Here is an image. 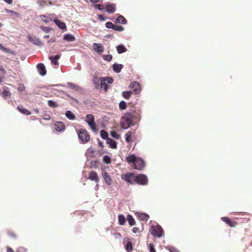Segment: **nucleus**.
Returning a JSON list of instances; mask_svg holds the SVG:
<instances>
[{
	"instance_id": "nucleus-17",
	"label": "nucleus",
	"mask_w": 252,
	"mask_h": 252,
	"mask_svg": "<svg viewBox=\"0 0 252 252\" xmlns=\"http://www.w3.org/2000/svg\"><path fill=\"white\" fill-rule=\"evenodd\" d=\"M89 179L92 181H94L95 182H98L99 178L96 172L92 171L89 173Z\"/></svg>"
},
{
	"instance_id": "nucleus-20",
	"label": "nucleus",
	"mask_w": 252,
	"mask_h": 252,
	"mask_svg": "<svg viewBox=\"0 0 252 252\" xmlns=\"http://www.w3.org/2000/svg\"><path fill=\"white\" fill-rule=\"evenodd\" d=\"M60 58V56L57 55L55 56H50L49 59L54 65H57L59 64L58 60Z\"/></svg>"
},
{
	"instance_id": "nucleus-37",
	"label": "nucleus",
	"mask_w": 252,
	"mask_h": 252,
	"mask_svg": "<svg viewBox=\"0 0 252 252\" xmlns=\"http://www.w3.org/2000/svg\"><path fill=\"white\" fill-rule=\"evenodd\" d=\"M48 104L50 107L52 108H56L58 106L56 102L51 100L48 101Z\"/></svg>"
},
{
	"instance_id": "nucleus-40",
	"label": "nucleus",
	"mask_w": 252,
	"mask_h": 252,
	"mask_svg": "<svg viewBox=\"0 0 252 252\" xmlns=\"http://www.w3.org/2000/svg\"><path fill=\"white\" fill-rule=\"evenodd\" d=\"M37 3L41 7H44L47 5V1L44 0H38Z\"/></svg>"
},
{
	"instance_id": "nucleus-42",
	"label": "nucleus",
	"mask_w": 252,
	"mask_h": 252,
	"mask_svg": "<svg viewBox=\"0 0 252 252\" xmlns=\"http://www.w3.org/2000/svg\"><path fill=\"white\" fill-rule=\"evenodd\" d=\"M103 59L105 61L110 62L112 59V56L111 55H103Z\"/></svg>"
},
{
	"instance_id": "nucleus-16",
	"label": "nucleus",
	"mask_w": 252,
	"mask_h": 252,
	"mask_svg": "<svg viewBox=\"0 0 252 252\" xmlns=\"http://www.w3.org/2000/svg\"><path fill=\"white\" fill-rule=\"evenodd\" d=\"M37 68L40 75L43 76L46 74V70L44 65L43 63H38L37 65Z\"/></svg>"
},
{
	"instance_id": "nucleus-43",
	"label": "nucleus",
	"mask_w": 252,
	"mask_h": 252,
	"mask_svg": "<svg viewBox=\"0 0 252 252\" xmlns=\"http://www.w3.org/2000/svg\"><path fill=\"white\" fill-rule=\"evenodd\" d=\"M113 236L116 239H120L122 238V236L121 233L119 232H115L113 233Z\"/></svg>"
},
{
	"instance_id": "nucleus-6",
	"label": "nucleus",
	"mask_w": 252,
	"mask_h": 252,
	"mask_svg": "<svg viewBox=\"0 0 252 252\" xmlns=\"http://www.w3.org/2000/svg\"><path fill=\"white\" fill-rule=\"evenodd\" d=\"M122 179L130 184H134L136 183L137 175L132 173H128L124 175H122Z\"/></svg>"
},
{
	"instance_id": "nucleus-39",
	"label": "nucleus",
	"mask_w": 252,
	"mask_h": 252,
	"mask_svg": "<svg viewBox=\"0 0 252 252\" xmlns=\"http://www.w3.org/2000/svg\"><path fill=\"white\" fill-rule=\"evenodd\" d=\"M119 108L121 110H125L126 108V104L124 101H121L119 103Z\"/></svg>"
},
{
	"instance_id": "nucleus-61",
	"label": "nucleus",
	"mask_w": 252,
	"mask_h": 252,
	"mask_svg": "<svg viewBox=\"0 0 252 252\" xmlns=\"http://www.w3.org/2000/svg\"><path fill=\"white\" fill-rule=\"evenodd\" d=\"M4 48V47L2 45V44L0 43V49L3 51Z\"/></svg>"
},
{
	"instance_id": "nucleus-18",
	"label": "nucleus",
	"mask_w": 252,
	"mask_h": 252,
	"mask_svg": "<svg viewBox=\"0 0 252 252\" xmlns=\"http://www.w3.org/2000/svg\"><path fill=\"white\" fill-rule=\"evenodd\" d=\"M106 143L109 144V147L112 149H116L117 148L116 142L110 138L106 139Z\"/></svg>"
},
{
	"instance_id": "nucleus-59",
	"label": "nucleus",
	"mask_w": 252,
	"mask_h": 252,
	"mask_svg": "<svg viewBox=\"0 0 252 252\" xmlns=\"http://www.w3.org/2000/svg\"><path fill=\"white\" fill-rule=\"evenodd\" d=\"M91 2L96 3L99 1V0H90Z\"/></svg>"
},
{
	"instance_id": "nucleus-36",
	"label": "nucleus",
	"mask_w": 252,
	"mask_h": 252,
	"mask_svg": "<svg viewBox=\"0 0 252 252\" xmlns=\"http://www.w3.org/2000/svg\"><path fill=\"white\" fill-rule=\"evenodd\" d=\"M132 92L131 91H126L123 93V96L126 99H128L130 97Z\"/></svg>"
},
{
	"instance_id": "nucleus-7",
	"label": "nucleus",
	"mask_w": 252,
	"mask_h": 252,
	"mask_svg": "<svg viewBox=\"0 0 252 252\" xmlns=\"http://www.w3.org/2000/svg\"><path fill=\"white\" fill-rule=\"evenodd\" d=\"M129 86L135 94H139L141 91V85L137 81L131 82Z\"/></svg>"
},
{
	"instance_id": "nucleus-12",
	"label": "nucleus",
	"mask_w": 252,
	"mask_h": 252,
	"mask_svg": "<svg viewBox=\"0 0 252 252\" xmlns=\"http://www.w3.org/2000/svg\"><path fill=\"white\" fill-rule=\"evenodd\" d=\"M105 9L109 13H114L116 11V5L112 3H107L105 5Z\"/></svg>"
},
{
	"instance_id": "nucleus-34",
	"label": "nucleus",
	"mask_w": 252,
	"mask_h": 252,
	"mask_svg": "<svg viewBox=\"0 0 252 252\" xmlns=\"http://www.w3.org/2000/svg\"><path fill=\"white\" fill-rule=\"evenodd\" d=\"M106 82H107V81H103L101 82V83H100L99 89H104L105 92H106L107 91L108 86L106 84Z\"/></svg>"
},
{
	"instance_id": "nucleus-44",
	"label": "nucleus",
	"mask_w": 252,
	"mask_h": 252,
	"mask_svg": "<svg viewBox=\"0 0 252 252\" xmlns=\"http://www.w3.org/2000/svg\"><path fill=\"white\" fill-rule=\"evenodd\" d=\"M3 51L5 52V53H8V54H12V55H14L15 54L14 51H13L12 50H10V49L6 48L5 47L4 48V49L3 50Z\"/></svg>"
},
{
	"instance_id": "nucleus-31",
	"label": "nucleus",
	"mask_w": 252,
	"mask_h": 252,
	"mask_svg": "<svg viewBox=\"0 0 252 252\" xmlns=\"http://www.w3.org/2000/svg\"><path fill=\"white\" fill-rule=\"evenodd\" d=\"M5 74V71L3 67L0 64V83L3 81L4 74Z\"/></svg>"
},
{
	"instance_id": "nucleus-53",
	"label": "nucleus",
	"mask_w": 252,
	"mask_h": 252,
	"mask_svg": "<svg viewBox=\"0 0 252 252\" xmlns=\"http://www.w3.org/2000/svg\"><path fill=\"white\" fill-rule=\"evenodd\" d=\"M140 229L137 227H134L132 229V232L134 233H137L139 231Z\"/></svg>"
},
{
	"instance_id": "nucleus-56",
	"label": "nucleus",
	"mask_w": 252,
	"mask_h": 252,
	"mask_svg": "<svg viewBox=\"0 0 252 252\" xmlns=\"http://www.w3.org/2000/svg\"><path fill=\"white\" fill-rule=\"evenodd\" d=\"M6 11L7 13H12V14H16V12L14 11H12L11 10H9V9H6Z\"/></svg>"
},
{
	"instance_id": "nucleus-23",
	"label": "nucleus",
	"mask_w": 252,
	"mask_h": 252,
	"mask_svg": "<svg viewBox=\"0 0 252 252\" xmlns=\"http://www.w3.org/2000/svg\"><path fill=\"white\" fill-rule=\"evenodd\" d=\"M54 22L61 29L64 30L66 29V25L64 23L56 19L54 20Z\"/></svg>"
},
{
	"instance_id": "nucleus-47",
	"label": "nucleus",
	"mask_w": 252,
	"mask_h": 252,
	"mask_svg": "<svg viewBox=\"0 0 252 252\" xmlns=\"http://www.w3.org/2000/svg\"><path fill=\"white\" fill-rule=\"evenodd\" d=\"M150 252H156L154 248V245L152 243H150L149 245Z\"/></svg>"
},
{
	"instance_id": "nucleus-46",
	"label": "nucleus",
	"mask_w": 252,
	"mask_h": 252,
	"mask_svg": "<svg viewBox=\"0 0 252 252\" xmlns=\"http://www.w3.org/2000/svg\"><path fill=\"white\" fill-rule=\"evenodd\" d=\"M95 8L99 10H102L104 8L103 5L100 4H96L94 5Z\"/></svg>"
},
{
	"instance_id": "nucleus-60",
	"label": "nucleus",
	"mask_w": 252,
	"mask_h": 252,
	"mask_svg": "<svg viewBox=\"0 0 252 252\" xmlns=\"http://www.w3.org/2000/svg\"><path fill=\"white\" fill-rule=\"evenodd\" d=\"M98 145L99 147L102 148L103 147V143L100 142V141H99L98 142Z\"/></svg>"
},
{
	"instance_id": "nucleus-57",
	"label": "nucleus",
	"mask_w": 252,
	"mask_h": 252,
	"mask_svg": "<svg viewBox=\"0 0 252 252\" xmlns=\"http://www.w3.org/2000/svg\"><path fill=\"white\" fill-rule=\"evenodd\" d=\"M7 252H14V251L11 248L7 247Z\"/></svg>"
},
{
	"instance_id": "nucleus-64",
	"label": "nucleus",
	"mask_w": 252,
	"mask_h": 252,
	"mask_svg": "<svg viewBox=\"0 0 252 252\" xmlns=\"http://www.w3.org/2000/svg\"><path fill=\"white\" fill-rule=\"evenodd\" d=\"M2 26V24H1V23H0V28Z\"/></svg>"
},
{
	"instance_id": "nucleus-11",
	"label": "nucleus",
	"mask_w": 252,
	"mask_h": 252,
	"mask_svg": "<svg viewBox=\"0 0 252 252\" xmlns=\"http://www.w3.org/2000/svg\"><path fill=\"white\" fill-rule=\"evenodd\" d=\"M93 50L98 54H101L103 50V46L100 43H94L93 44Z\"/></svg>"
},
{
	"instance_id": "nucleus-1",
	"label": "nucleus",
	"mask_w": 252,
	"mask_h": 252,
	"mask_svg": "<svg viewBox=\"0 0 252 252\" xmlns=\"http://www.w3.org/2000/svg\"><path fill=\"white\" fill-rule=\"evenodd\" d=\"M140 118V111H131L124 114L121 119V126L123 128H127L131 125L137 123Z\"/></svg>"
},
{
	"instance_id": "nucleus-38",
	"label": "nucleus",
	"mask_w": 252,
	"mask_h": 252,
	"mask_svg": "<svg viewBox=\"0 0 252 252\" xmlns=\"http://www.w3.org/2000/svg\"><path fill=\"white\" fill-rule=\"evenodd\" d=\"M124 28L121 26H118L117 25H114L113 30L116 31L121 32L124 30Z\"/></svg>"
},
{
	"instance_id": "nucleus-52",
	"label": "nucleus",
	"mask_w": 252,
	"mask_h": 252,
	"mask_svg": "<svg viewBox=\"0 0 252 252\" xmlns=\"http://www.w3.org/2000/svg\"><path fill=\"white\" fill-rule=\"evenodd\" d=\"M168 250L170 252H179V251L173 247L169 248H168Z\"/></svg>"
},
{
	"instance_id": "nucleus-29",
	"label": "nucleus",
	"mask_w": 252,
	"mask_h": 252,
	"mask_svg": "<svg viewBox=\"0 0 252 252\" xmlns=\"http://www.w3.org/2000/svg\"><path fill=\"white\" fill-rule=\"evenodd\" d=\"M117 50L118 53L122 54L126 52L127 49L123 45H119L117 47Z\"/></svg>"
},
{
	"instance_id": "nucleus-19",
	"label": "nucleus",
	"mask_w": 252,
	"mask_h": 252,
	"mask_svg": "<svg viewBox=\"0 0 252 252\" xmlns=\"http://www.w3.org/2000/svg\"><path fill=\"white\" fill-rule=\"evenodd\" d=\"M137 217L141 220L147 221L149 219V216L145 213H137Z\"/></svg>"
},
{
	"instance_id": "nucleus-32",
	"label": "nucleus",
	"mask_w": 252,
	"mask_h": 252,
	"mask_svg": "<svg viewBox=\"0 0 252 252\" xmlns=\"http://www.w3.org/2000/svg\"><path fill=\"white\" fill-rule=\"evenodd\" d=\"M127 220L130 226L134 225L135 223V221L134 219L133 218V217L130 215H128L127 216Z\"/></svg>"
},
{
	"instance_id": "nucleus-3",
	"label": "nucleus",
	"mask_w": 252,
	"mask_h": 252,
	"mask_svg": "<svg viewBox=\"0 0 252 252\" xmlns=\"http://www.w3.org/2000/svg\"><path fill=\"white\" fill-rule=\"evenodd\" d=\"M78 138L82 143L88 142L90 140V135L86 129L80 128L77 131Z\"/></svg>"
},
{
	"instance_id": "nucleus-4",
	"label": "nucleus",
	"mask_w": 252,
	"mask_h": 252,
	"mask_svg": "<svg viewBox=\"0 0 252 252\" xmlns=\"http://www.w3.org/2000/svg\"><path fill=\"white\" fill-rule=\"evenodd\" d=\"M85 121L88 123V124L90 126L91 129L94 132H96L97 129L96 127V124L94 122V118L93 115H87L85 118Z\"/></svg>"
},
{
	"instance_id": "nucleus-48",
	"label": "nucleus",
	"mask_w": 252,
	"mask_h": 252,
	"mask_svg": "<svg viewBox=\"0 0 252 252\" xmlns=\"http://www.w3.org/2000/svg\"><path fill=\"white\" fill-rule=\"evenodd\" d=\"M42 118L45 120H49L50 119V116L47 113H44L42 115Z\"/></svg>"
},
{
	"instance_id": "nucleus-21",
	"label": "nucleus",
	"mask_w": 252,
	"mask_h": 252,
	"mask_svg": "<svg viewBox=\"0 0 252 252\" xmlns=\"http://www.w3.org/2000/svg\"><path fill=\"white\" fill-rule=\"evenodd\" d=\"M123 67V65L121 64L114 63L113 65V69L116 73L120 72Z\"/></svg>"
},
{
	"instance_id": "nucleus-9",
	"label": "nucleus",
	"mask_w": 252,
	"mask_h": 252,
	"mask_svg": "<svg viewBox=\"0 0 252 252\" xmlns=\"http://www.w3.org/2000/svg\"><path fill=\"white\" fill-rule=\"evenodd\" d=\"M133 166L134 169L141 170L145 166V162L142 159L137 158L135 161Z\"/></svg>"
},
{
	"instance_id": "nucleus-51",
	"label": "nucleus",
	"mask_w": 252,
	"mask_h": 252,
	"mask_svg": "<svg viewBox=\"0 0 252 252\" xmlns=\"http://www.w3.org/2000/svg\"><path fill=\"white\" fill-rule=\"evenodd\" d=\"M8 234L12 238H15L16 237V235L13 232L9 231L8 232Z\"/></svg>"
},
{
	"instance_id": "nucleus-30",
	"label": "nucleus",
	"mask_w": 252,
	"mask_h": 252,
	"mask_svg": "<svg viewBox=\"0 0 252 252\" xmlns=\"http://www.w3.org/2000/svg\"><path fill=\"white\" fill-rule=\"evenodd\" d=\"M119 223L121 225H123L126 222V218L123 215H120L118 216Z\"/></svg>"
},
{
	"instance_id": "nucleus-63",
	"label": "nucleus",
	"mask_w": 252,
	"mask_h": 252,
	"mask_svg": "<svg viewBox=\"0 0 252 252\" xmlns=\"http://www.w3.org/2000/svg\"><path fill=\"white\" fill-rule=\"evenodd\" d=\"M55 39H51V41H52V42H55Z\"/></svg>"
},
{
	"instance_id": "nucleus-41",
	"label": "nucleus",
	"mask_w": 252,
	"mask_h": 252,
	"mask_svg": "<svg viewBox=\"0 0 252 252\" xmlns=\"http://www.w3.org/2000/svg\"><path fill=\"white\" fill-rule=\"evenodd\" d=\"M103 161L106 164H109L111 162V158L108 156H104L103 158Z\"/></svg>"
},
{
	"instance_id": "nucleus-13",
	"label": "nucleus",
	"mask_w": 252,
	"mask_h": 252,
	"mask_svg": "<svg viewBox=\"0 0 252 252\" xmlns=\"http://www.w3.org/2000/svg\"><path fill=\"white\" fill-rule=\"evenodd\" d=\"M221 220L225 222L228 225L231 227H234L237 224V222L231 220L229 218L224 217L221 218Z\"/></svg>"
},
{
	"instance_id": "nucleus-55",
	"label": "nucleus",
	"mask_w": 252,
	"mask_h": 252,
	"mask_svg": "<svg viewBox=\"0 0 252 252\" xmlns=\"http://www.w3.org/2000/svg\"><path fill=\"white\" fill-rule=\"evenodd\" d=\"M6 3L8 4H11L12 3V0H3Z\"/></svg>"
},
{
	"instance_id": "nucleus-58",
	"label": "nucleus",
	"mask_w": 252,
	"mask_h": 252,
	"mask_svg": "<svg viewBox=\"0 0 252 252\" xmlns=\"http://www.w3.org/2000/svg\"><path fill=\"white\" fill-rule=\"evenodd\" d=\"M68 85H69L72 88H75L76 85L72 83H68Z\"/></svg>"
},
{
	"instance_id": "nucleus-8",
	"label": "nucleus",
	"mask_w": 252,
	"mask_h": 252,
	"mask_svg": "<svg viewBox=\"0 0 252 252\" xmlns=\"http://www.w3.org/2000/svg\"><path fill=\"white\" fill-rule=\"evenodd\" d=\"M148 183V179L147 177L143 175L140 174L137 175V179L136 180V183L141 185H147Z\"/></svg>"
},
{
	"instance_id": "nucleus-27",
	"label": "nucleus",
	"mask_w": 252,
	"mask_h": 252,
	"mask_svg": "<svg viewBox=\"0 0 252 252\" xmlns=\"http://www.w3.org/2000/svg\"><path fill=\"white\" fill-rule=\"evenodd\" d=\"M132 133L131 131H129L126 134V141L127 143H131L132 139L131 138Z\"/></svg>"
},
{
	"instance_id": "nucleus-49",
	"label": "nucleus",
	"mask_w": 252,
	"mask_h": 252,
	"mask_svg": "<svg viewBox=\"0 0 252 252\" xmlns=\"http://www.w3.org/2000/svg\"><path fill=\"white\" fill-rule=\"evenodd\" d=\"M10 95V92L7 90H4L2 92V95L3 97H6Z\"/></svg>"
},
{
	"instance_id": "nucleus-24",
	"label": "nucleus",
	"mask_w": 252,
	"mask_h": 252,
	"mask_svg": "<svg viewBox=\"0 0 252 252\" xmlns=\"http://www.w3.org/2000/svg\"><path fill=\"white\" fill-rule=\"evenodd\" d=\"M126 20L125 19V18L120 15L116 19V23L118 24H126Z\"/></svg>"
},
{
	"instance_id": "nucleus-25",
	"label": "nucleus",
	"mask_w": 252,
	"mask_h": 252,
	"mask_svg": "<svg viewBox=\"0 0 252 252\" xmlns=\"http://www.w3.org/2000/svg\"><path fill=\"white\" fill-rule=\"evenodd\" d=\"M63 39L68 41H74L75 40V37L70 34H66L64 35Z\"/></svg>"
},
{
	"instance_id": "nucleus-45",
	"label": "nucleus",
	"mask_w": 252,
	"mask_h": 252,
	"mask_svg": "<svg viewBox=\"0 0 252 252\" xmlns=\"http://www.w3.org/2000/svg\"><path fill=\"white\" fill-rule=\"evenodd\" d=\"M105 27L108 29H112L114 27V24L111 22H106L105 24Z\"/></svg>"
},
{
	"instance_id": "nucleus-26",
	"label": "nucleus",
	"mask_w": 252,
	"mask_h": 252,
	"mask_svg": "<svg viewBox=\"0 0 252 252\" xmlns=\"http://www.w3.org/2000/svg\"><path fill=\"white\" fill-rule=\"evenodd\" d=\"M17 109L18 110L19 112H20L21 113L24 115H30L31 114V113L29 111H28V110L24 108L18 106Z\"/></svg>"
},
{
	"instance_id": "nucleus-33",
	"label": "nucleus",
	"mask_w": 252,
	"mask_h": 252,
	"mask_svg": "<svg viewBox=\"0 0 252 252\" xmlns=\"http://www.w3.org/2000/svg\"><path fill=\"white\" fill-rule=\"evenodd\" d=\"M100 135H101V138L104 139L106 140L107 138H109L108 137V132L104 130H101L100 131Z\"/></svg>"
},
{
	"instance_id": "nucleus-5",
	"label": "nucleus",
	"mask_w": 252,
	"mask_h": 252,
	"mask_svg": "<svg viewBox=\"0 0 252 252\" xmlns=\"http://www.w3.org/2000/svg\"><path fill=\"white\" fill-rule=\"evenodd\" d=\"M150 232L153 236L158 238L161 237L163 233L162 227L159 225L152 226L150 229Z\"/></svg>"
},
{
	"instance_id": "nucleus-2",
	"label": "nucleus",
	"mask_w": 252,
	"mask_h": 252,
	"mask_svg": "<svg viewBox=\"0 0 252 252\" xmlns=\"http://www.w3.org/2000/svg\"><path fill=\"white\" fill-rule=\"evenodd\" d=\"M103 81H107L108 84H111L113 82V79L112 78L110 77H98L97 75H94L93 79V83L96 89H100V83Z\"/></svg>"
},
{
	"instance_id": "nucleus-10",
	"label": "nucleus",
	"mask_w": 252,
	"mask_h": 252,
	"mask_svg": "<svg viewBox=\"0 0 252 252\" xmlns=\"http://www.w3.org/2000/svg\"><path fill=\"white\" fill-rule=\"evenodd\" d=\"M54 128L58 132H61L65 129L64 124L62 122H57L54 124Z\"/></svg>"
},
{
	"instance_id": "nucleus-14",
	"label": "nucleus",
	"mask_w": 252,
	"mask_h": 252,
	"mask_svg": "<svg viewBox=\"0 0 252 252\" xmlns=\"http://www.w3.org/2000/svg\"><path fill=\"white\" fill-rule=\"evenodd\" d=\"M102 175L106 184L107 185H110L112 183V179L108 173L106 171L103 170L102 172Z\"/></svg>"
},
{
	"instance_id": "nucleus-35",
	"label": "nucleus",
	"mask_w": 252,
	"mask_h": 252,
	"mask_svg": "<svg viewBox=\"0 0 252 252\" xmlns=\"http://www.w3.org/2000/svg\"><path fill=\"white\" fill-rule=\"evenodd\" d=\"M125 249L126 251L128 252H130L132 251V243L130 241H128L126 245L125 246Z\"/></svg>"
},
{
	"instance_id": "nucleus-62",
	"label": "nucleus",
	"mask_w": 252,
	"mask_h": 252,
	"mask_svg": "<svg viewBox=\"0 0 252 252\" xmlns=\"http://www.w3.org/2000/svg\"><path fill=\"white\" fill-rule=\"evenodd\" d=\"M49 36L48 35H44V38H48Z\"/></svg>"
},
{
	"instance_id": "nucleus-15",
	"label": "nucleus",
	"mask_w": 252,
	"mask_h": 252,
	"mask_svg": "<svg viewBox=\"0 0 252 252\" xmlns=\"http://www.w3.org/2000/svg\"><path fill=\"white\" fill-rule=\"evenodd\" d=\"M28 38H29V40L30 42L33 43L34 44L38 45V46L42 45L41 41L40 40V39L36 37V36H33V35L29 36Z\"/></svg>"
},
{
	"instance_id": "nucleus-50",
	"label": "nucleus",
	"mask_w": 252,
	"mask_h": 252,
	"mask_svg": "<svg viewBox=\"0 0 252 252\" xmlns=\"http://www.w3.org/2000/svg\"><path fill=\"white\" fill-rule=\"evenodd\" d=\"M111 135L112 137L117 139L119 138L118 134L114 131H112L111 132Z\"/></svg>"
},
{
	"instance_id": "nucleus-28",
	"label": "nucleus",
	"mask_w": 252,
	"mask_h": 252,
	"mask_svg": "<svg viewBox=\"0 0 252 252\" xmlns=\"http://www.w3.org/2000/svg\"><path fill=\"white\" fill-rule=\"evenodd\" d=\"M66 117L69 120H73L75 119L76 117L74 114L70 111H67L65 113Z\"/></svg>"
},
{
	"instance_id": "nucleus-54",
	"label": "nucleus",
	"mask_w": 252,
	"mask_h": 252,
	"mask_svg": "<svg viewBox=\"0 0 252 252\" xmlns=\"http://www.w3.org/2000/svg\"><path fill=\"white\" fill-rule=\"evenodd\" d=\"M98 18L99 20H100V21H105V17L102 15H101V14L98 15Z\"/></svg>"
},
{
	"instance_id": "nucleus-22",
	"label": "nucleus",
	"mask_w": 252,
	"mask_h": 252,
	"mask_svg": "<svg viewBox=\"0 0 252 252\" xmlns=\"http://www.w3.org/2000/svg\"><path fill=\"white\" fill-rule=\"evenodd\" d=\"M137 158L134 155H131L126 157V160L128 163H132L134 164Z\"/></svg>"
}]
</instances>
